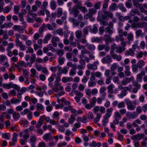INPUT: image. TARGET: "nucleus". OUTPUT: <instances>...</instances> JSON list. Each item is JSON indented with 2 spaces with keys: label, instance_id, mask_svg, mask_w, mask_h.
<instances>
[{
  "label": "nucleus",
  "instance_id": "obj_36",
  "mask_svg": "<svg viewBox=\"0 0 147 147\" xmlns=\"http://www.w3.org/2000/svg\"><path fill=\"white\" fill-rule=\"evenodd\" d=\"M112 57L114 59H115L118 61H120L122 59V57L120 55H117V54H115L112 55Z\"/></svg>",
  "mask_w": 147,
  "mask_h": 147
},
{
  "label": "nucleus",
  "instance_id": "obj_56",
  "mask_svg": "<svg viewBox=\"0 0 147 147\" xmlns=\"http://www.w3.org/2000/svg\"><path fill=\"white\" fill-rule=\"evenodd\" d=\"M133 4L137 8H140L142 6V4L139 3L138 2L136 1H134Z\"/></svg>",
  "mask_w": 147,
  "mask_h": 147
},
{
  "label": "nucleus",
  "instance_id": "obj_6",
  "mask_svg": "<svg viewBox=\"0 0 147 147\" xmlns=\"http://www.w3.org/2000/svg\"><path fill=\"white\" fill-rule=\"evenodd\" d=\"M101 61L103 63H110L112 61L111 57L110 55H107L102 59Z\"/></svg>",
  "mask_w": 147,
  "mask_h": 147
},
{
  "label": "nucleus",
  "instance_id": "obj_2",
  "mask_svg": "<svg viewBox=\"0 0 147 147\" xmlns=\"http://www.w3.org/2000/svg\"><path fill=\"white\" fill-rule=\"evenodd\" d=\"M127 105V109L129 110L133 111L135 109L136 107V102L134 101L133 103L128 99L124 100Z\"/></svg>",
  "mask_w": 147,
  "mask_h": 147
},
{
  "label": "nucleus",
  "instance_id": "obj_34",
  "mask_svg": "<svg viewBox=\"0 0 147 147\" xmlns=\"http://www.w3.org/2000/svg\"><path fill=\"white\" fill-rule=\"evenodd\" d=\"M115 40L117 42H119L120 41H121L122 40H124V38L123 35L120 34L116 36L115 37Z\"/></svg>",
  "mask_w": 147,
  "mask_h": 147
},
{
  "label": "nucleus",
  "instance_id": "obj_26",
  "mask_svg": "<svg viewBox=\"0 0 147 147\" xmlns=\"http://www.w3.org/2000/svg\"><path fill=\"white\" fill-rule=\"evenodd\" d=\"M139 68L141 69L142 67L143 66L145 65V62L144 60L142 59L140 60L137 63Z\"/></svg>",
  "mask_w": 147,
  "mask_h": 147
},
{
  "label": "nucleus",
  "instance_id": "obj_25",
  "mask_svg": "<svg viewBox=\"0 0 147 147\" xmlns=\"http://www.w3.org/2000/svg\"><path fill=\"white\" fill-rule=\"evenodd\" d=\"M30 71L31 74L30 75L31 77L32 78H38V76H36L37 72L36 70L34 68H32L30 70Z\"/></svg>",
  "mask_w": 147,
  "mask_h": 147
},
{
  "label": "nucleus",
  "instance_id": "obj_13",
  "mask_svg": "<svg viewBox=\"0 0 147 147\" xmlns=\"http://www.w3.org/2000/svg\"><path fill=\"white\" fill-rule=\"evenodd\" d=\"M145 74V71L144 70H143L141 71L140 73L138 74L137 75L136 80L137 81L139 82H142V76H144Z\"/></svg>",
  "mask_w": 147,
  "mask_h": 147
},
{
  "label": "nucleus",
  "instance_id": "obj_33",
  "mask_svg": "<svg viewBox=\"0 0 147 147\" xmlns=\"http://www.w3.org/2000/svg\"><path fill=\"white\" fill-rule=\"evenodd\" d=\"M113 88V85L112 84H110L108 86L107 88L108 90V92L111 94H113L114 92Z\"/></svg>",
  "mask_w": 147,
  "mask_h": 147
},
{
  "label": "nucleus",
  "instance_id": "obj_31",
  "mask_svg": "<svg viewBox=\"0 0 147 147\" xmlns=\"http://www.w3.org/2000/svg\"><path fill=\"white\" fill-rule=\"evenodd\" d=\"M86 47H87L88 50L91 51H94L95 49V46L93 44H90L87 43L86 45Z\"/></svg>",
  "mask_w": 147,
  "mask_h": 147
},
{
  "label": "nucleus",
  "instance_id": "obj_12",
  "mask_svg": "<svg viewBox=\"0 0 147 147\" xmlns=\"http://www.w3.org/2000/svg\"><path fill=\"white\" fill-rule=\"evenodd\" d=\"M81 2L77 3L78 8L83 13H85L87 12V9L85 6H82Z\"/></svg>",
  "mask_w": 147,
  "mask_h": 147
},
{
  "label": "nucleus",
  "instance_id": "obj_51",
  "mask_svg": "<svg viewBox=\"0 0 147 147\" xmlns=\"http://www.w3.org/2000/svg\"><path fill=\"white\" fill-rule=\"evenodd\" d=\"M129 78H127L125 80L121 82V84L123 85H125L130 82Z\"/></svg>",
  "mask_w": 147,
  "mask_h": 147
},
{
  "label": "nucleus",
  "instance_id": "obj_41",
  "mask_svg": "<svg viewBox=\"0 0 147 147\" xmlns=\"http://www.w3.org/2000/svg\"><path fill=\"white\" fill-rule=\"evenodd\" d=\"M13 119L15 120H18L20 117V114L18 113L14 112L13 114Z\"/></svg>",
  "mask_w": 147,
  "mask_h": 147
},
{
  "label": "nucleus",
  "instance_id": "obj_42",
  "mask_svg": "<svg viewBox=\"0 0 147 147\" xmlns=\"http://www.w3.org/2000/svg\"><path fill=\"white\" fill-rule=\"evenodd\" d=\"M119 9L123 12H126L127 10L126 8L124 7V5L122 3H120L118 5Z\"/></svg>",
  "mask_w": 147,
  "mask_h": 147
},
{
  "label": "nucleus",
  "instance_id": "obj_45",
  "mask_svg": "<svg viewBox=\"0 0 147 147\" xmlns=\"http://www.w3.org/2000/svg\"><path fill=\"white\" fill-rule=\"evenodd\" d=\"M76 36L78 39H80L81 38V36L82 34V32L80 30L77 31L75 33Z\"/></svg>",
  "mask_w": 147,
  "mask_h": 147
},
{
  "label": "nucleus",
  "instance_id": "obj_9",
  "mask_svg": "<svg viewBox=\"0 0 147 147\" xmlns=\"http://www.w3.org/2000/svg\"><path fill=\"white\" fill-rule=\"evenodd\" d=\"M13 29L14 31L17 30L20 33H22L24 32V28L22 27L21 26L15 25L13 26Z\"/></svg>",
  "mask_w": 147,
  "mask_h": 147
},
{
  "label": "nucleus",
  "instance_id": "obj_53",
  "mask_svg": "<svg viewBox=\"0 0 147 147\" xmlns=\"http://www.w3.org/2000/svg\"><path fill=\"white\" fill-rule=\"evenodd\" d=\"M96 85V82L95 81H89L88 83V86L90 87H93Z\"/></svg>",
  "mask_w": 147,
  "mask_h": 147
},
{
  "label": "nucleus",
  "instance_id": "obj_40",
  "mask_svg": "<svg viewBox=\"0 0 147 147\" xmlns=\"http://www.w3.org/2000/svg\"><path fill=\"white\" fill-rule=\"evenodd\" d=\"M21 101V99L19 98L17 99L16 98H13L11 100V102L12 104H16L20 103Z\"/></svg>",
  "mask_w": 147,
  "mask_h": 147
},
{
  "label": "nucleus",
  "instance_id": "obj_57",
  "mask_svg": "<svg viewBox=\"0 0 147 147\" xmlns=\"http://www.w3.org/2000/svg\"><path fill=\"white\" fill-rule=\"evenodd\" d=\"M40 36V35L38 33H36L34 35L33 38L34 39L33 41V42L34 43L35 42V40H38Z\"/></svg>",
  "mask_w": 147,
  "mask_h": 147
},
{
  "label": "nucleus",
  "instance_id": "obj_61",
  "mask_svg": "<svg viewBox=\"0 0 147 147\" xmlns=\"http://www.w3.org/2000/svg\"><path fill=\"white\" fill-rule=\"evenodd\" d=\"M76 71L75 69H71L69 72V75L70 76H73L76 74Z\"/></svg>",
  "mask_w": 147,
  "mask_h": 147
},
{
  "label": "nucleus",
  "instance_id": "obj_49",
  "mask_svg": "<svg viewBox=\"0 0 147 147\" xmlns=\"http://www.w3.org/2000/svg\"><path fill=\"white\" fill-rule=\"evenodd\" d=\"M11 85L12 83H10L9 84H4L3 87L5 89H9L11 88Z\"/></svg>",
  "mask_w": 147,
  "mask_h": 147
},
{
  "label": "nucleus",
  "instance_id": "obj_54",
  "mask_svg": "<svg viewBox=\"0 0 147 147\" xmlns=\"http://www.w3.org/2000/svg\"><path fill=\"white\" fill-rule=\"evenodd\" d=\"M147 26V23L146 22H143L139 23L138 27L143 28Z\"/></svg>",
  "mask_w": 147,
  "mask_h": 147
},
{
  "label": "nucleus",
  "instance_id": "obj_10",
  "mask_svg": "<svg viewBox=\"0 0 147 147\" xmlns=\"http://www.w3.org/2000/svg\"><path fill=\"white\" fill-rule=\"evenodd\" d=\"M60 39L59 38L55 35L53 36L51 39V42L52 45L54 47H56L57 46V42H58L59 41Z\"/></svg>",
  "mask_w": 147,
  "mask_h": 147
},
{
  "label": "nucleus",
  "instance_id": "obj_24",
  "mask_svg": "<svg viewBox=\"0 0 147 147\" xmlns=\"http://www.w3.org/2000/svg\"><path fill=\"white\" fill-rule=\"evenodd\" d=\"M73 78L72 77H63L62 79V81L63 83H65L67 82H69L72 81Z\"/></svg>",
  "mask_w": 147,
  "mask_h": 147
},
{
  "label": "nucleus",
  "instance_id": "obj_17",
  "mask_svg": "<svg viewBox=\"0 0 147 147\" xmlns=\"http://www.w3.org/2000/svg\"><path fill=\"white\" fill-rule=\"evenodd\" d=\"M43 116L40 117V119L38 120L36 124V125L35 127L36 128H40L41 126L42 125L43 122V120L41 118H43Z\"/></svg>",
  "mask_w": 147,
  "mask_h": 147
},
{
  "label": "nucleus",
  "instance_id": "obj_16",
  "mask_svg": "<svg viewBox=\"0 0 147 147\" xmlns=\"http://www.w3.org/2000/svg\"><path fill=\"white\" fill-rule=\"evenodd\" d=\"M130 16H135L136 14L138 15H140L141 13L137 9H131L129 13Z\"/></svg>",
  "mask_w": 147,
  "mask_h": 147
},
{
  "label": "nucleus",
  "instance_id": "obj_48",
  "mask_svg": "<svg viewBox=\"0 0 147 147\" xmlns=\"http://www.w3.org/2000/svg\"><path fill=\"white\" fill-rule=\"evenodd\" d=\"M36 108L37 110L43 111L44 110L43 105L39 103H37L36 104Z\"/></svg>",
  "mask_w": 147,
  "mask_h": 147
},
{
  "label": "nucleus",
  "instance_id": "obj_3",
  "mask_svg": "<svg viewBox=\"0 0 147 147\" xmlns=\"http://www.w3.org/2000/svg\"><path fill=\"white\" fill-rule=\"evenodd\" d=\"M75 5L73 7H69V11L71 14H73L74 17H77L80 12V11L78 8L77 4H75Z\"/></svg>",
  "mask_w": 147,
  "mask_h": 147
},
{
  "label": "nucleus",
  "instance_id": "obj_35",
  "mask_svg": "<svg viewBox=\"0 0 147 147\" xmlns=\"http://www.w3.org/2000/svg\"><path fill=\"white\" fill-rule=\"evenodd\" d=\"M50 6L52 10H54L56 8V4L55 1L52 0L50 2Z\"/></svg>",
  "mask_w": 147,
  "mask_h": 147
},
{
  "label": "nucleus",
  "instance_id": "obj_28",
  "mask_svg": "<svg viewBox=\"0 0 147 147\" xmlns=\"http://www.w3.org/2000/svg\"><path fill=\"white\" fill-rule=\"evenodd\" d=\"M92 40L93 42L100 43L102 42L103 38H102L98 37H93L92 39Z\"/></svg>",
  "mask_w": 147,
  "mask_h": 147
},
{
  "label": "nucleus",
  "instance_id": "obj_63",
  "mask_svg": "<svg viewBox=\"0 0 147 147\" xmlns=\"http://www.w3.org/2000/svg\"><path fill=\"white\" fill-rule=\"evenodd\" d=\"M36 58V54L34 53H32L30 58V62L34 63L35 61Z\"/></svg>",
  "mask_w": 147,
  "mask_h": 147
},
{
  "label": "nucleus",
  "instance_id": "obj_1",
  "mask_svg": "<svg viewBox=\"0 0 147 147\" xmlns=\"http://www.w3.org/2000/svg\"><path fill=\"white\" fill-rule=\"evenodd\" d=\"M101 13V11H98V15L97 17L98 19H99V18L100 19L101 17L102 20L106 19L107 17H109L111 18H113V14L111 12L107 11L106 10H104L103 11V13L105 15H102V16L100 14Z\"/></svg>",
  "mask_w": 147,
  "mask_h": 147
},
{
  "label": "nucleus",
  "instance_id": "obj_18",
  "mask_svg": "<svg viewBox=\"0 0 147 147\" xmlns=\"http://www.w3.org/2000/svg\"><path fill=\"white\" fill-rule=\"evenodd\" d=\"M52 137V135L51 134L47 133L44 135L43 137V139L44 140L48 141L50 140Z\"/></svg>",
  "mask_w": 147,
  "mask_h": 147
},
{
  "label": "nucleus",
  "instance_id": "obj_23",
  "mask_svg": "<svg viewBox=\"0 0 147 147\" xmlns=\"http://www.w3.org/2000/svg\"><path fill=\"white\" fill-rule=\"evenodd\" d=\"M89 146L91 147H96V146H97V147H100L101 146V144L100 142H98L96 143L93 140L92 143L90 144Z\"/></svg>",
  "mask_w": 147,
  "mask_h": 147
},
{
  "label": "nucleus",
  "instance_id": "obj_62",
  "mask_svg": "<svg viewBox=\"0 0 147 147\" xmlns=\"http://www.w3.org/2000/svg\"><path fill=\"white\" fill-rule=\"evenodd\" d=\"M132 70L133 72H137L139 68L138 67L137 65H131Z\"/></svg>",
  "mask_w": 147,
  "mask_h": 147
},
{
  "label": "nucleus",
  "instance_id": "obj_38",
  "mask_svg": "<svg viewBox=\"0 0 147 147\" xmlns=\"http://www.w3.org/2000/svg\"><path fill=\"white\" fill-rule=\"evenodd\" d=\"M63 13V10L61 8H59L57 9V13L56 15L58 18H60L62 15Z\"/></svg>",
  "mask_w": 147,
  "mask_h": 147
},
{
  "label": "nucleus",
  "instance_id": "obj_20",
  "mask_svg": "<svg viewBox=\"0 0 147 147\" xmlns=\"http://www.w3.org/2000/svg\"><path fill=\"white\" fill-rule=\"evenodd\" d=\"M13 25V24L9 22L8 23H5L3 24H2L0 26V28L1 29H3L4 28H8L11 27Z\"/></svg>",
  "mask_w": 147,
  "mask_h": 147
},
{
  "label": "nucleus",
  "instance_id": "obj_50",
  "mask_svg": "<svg viewBox=\"0 0 147 147\" xmlns=\"http://www.w3.org/2000/svg\"><path fill=\"white\" fill-rule=\"evenodd\" d=\"M45 28L46 25L45 24H43L42 26L39 28V30H38L39 33L40 34L42 33L43 32L44 30L45 29Z\"/></svg>",
  "mask_w": 147,
  "mask_h": 147
},
{
  "label": "nucleus",
  "instance_id": "obj_11",
  "mask_svg": "<svg viewBox=\"0 0 147 147\" xmlns=\"http://www.w3.org/2000/svg\"><path fill=\"white\" fill-rule=\"evenodd\" d=\"M110 117V115L108 114H105L104 115L103 119L102 120V124L103 126H105L106 125L107 123L108 122L109 118Z\"/></svg>",
  "mask_w": 147,
  "mask_h": 147
},
{
  "label": "nucleus",
  "instance_id": "obj_52",
  "mask_svg": "<svg viewBox=\"0 0 147 147\" xmlns=\"http://www.w3.org/2000/svg\"><path fill=\"white\" fill-rule=\"evenodd\" d=\"M125 107V104L123 101H122L118 103L117 105V107L119 109L123 108Z\"/></svg>",
  "mask_w": 147,
  "mask_h": 147
},
{
  "label": "nucleus",
  "instance_id": "obj_19",
  "mask_svg": "<svg viewBox=\"0 0 147 147\" xmlns=\"http://www.w3.org/2000/svg\"><path fill=\"white\" fill-rule=\"evenodd\" d=\"M126 116L129 118L131 119L136 118L138 116L137 113L134 112L129 114H127Z\"/></svg>",
  "mask_w": 147,
  "mask_h": 147
},
{
  "label": "nucleus",
  "instance_id": "obj_44",
  "mask_svg": "<svg viewBox=\"0 0 147 147\" xmlns=\"http://www.w3.org/2000/svg\"><path fill=\"white\" fill-rule=\"evenodd\" d=\"M134 53L132 49H130L128 51H126L125 55L126 56H132L134 55Z\"/></svg>",
  "mask_w": 147,
  "mask_h": 147
},
{
  "label": "nucleus",
  "instance_id": "obj_59",
  "mask_svg": "<svg viewBox=\"0 0 147 147\" xmlns=\"http://www.w3.org/2000/svg\"><path fill=\"white\" fill-rule=\"evenodd\" d=\"M138 82L137 81L133 82L132 84L136 88L140 89L141 86L140 84L138 83Z\"/></svg>",
  "mask_w": 147,
  "mask_h": 147
},
{
  "label": "nucleus",
  "instance_id": "obj_4",
  "mask_svg": "<svg viewBox=\"0 0 147 147\" xmlns=\"http://www.w3.org/2000/svg\"><path fill=\"white\" fill-rule=\"evenodd\" d=\"M7 60V57L5 55L3 54L0 55V63L6 67L9 66Z\"/></svg>",
  "mask_w": 147,
  "mask_h": 147
},
{
  "label": "nucleus",
  "instance_id": "obj_58",
  "mask_svg": "<svg viewBox=\"0 0 147 147\" xmlns=\"http://www.w3.org/2000/svg\"><path fill=\"white\" fill-rule=\"evenodd\" d=\"M134 36L132 33H129L127 36V39L129 41H132L133 40Z\"/></svg>",
  "mask_w": 147,
  "mask_h": 147
},
{
  "label": "nucleus",
  "instance_id": "obj_47",
  "mask_svg": "<svg viewBox=\"0 0 147 147\" xmlns=\"http://www.w3.org/2000/svg\"><path fill=\"white\" fill-rule=\"evenodd\" d=\"M18 67H27V64L24 61H20L18 63Z\"/></svg>",
  "mask_w": 147,
  "mask_h": 147
},
{
  "label": "nucleus",
  "instance_id": "obj_55",
  "mask_svg": "<svg viewBox=\"0 0 147 147\" xmlns=\"http://www.w3.org/2000/svg\"><path fill=\"white\" fill-rule=\"evenodd\" d=\"M101 2L98 1L95 3L94 7L95 9H100V8Z\"/></svg>",
  "mask_w": 147,
  "mask_h": 147
},
{
  "label": "nucleus",
  "instance_id": "obj_46",
  "mask_svg": "<svg viewBox=\"0 0 147 147\" xmlns=\"http://www.w3.org/2000/svg\"><path fill=\"white\" fill-rule=\"evenodd\" d=\"M70 21L76 26H78L79 24V21L77 20L74 19L73 18H71L70 19Z\"/></svg>",
  "mask_w": 147,
  "mask_h": 147
},
{
  "label": "nucleus",
  "instance_id": "obj_29",
  "mask_svg": "<svg viewBox=\"0 0 147 147\" xmlns=\"http://www.w3.org/2000/svg\"><path fill=\"white\" fill-rule=\"evenodd\" d=\"M114 119L120 120L122 118V116L121 114L118 111H117L114 113Z\"/></svg>",
  "mask_w": 147,
  "mask_h": 147
},
{
  "label": "nucleus",
  "instance_id": "obj_5",
  "mask_svg": "<svg viewBox=\"0 0 147 147\" xmlns=\"http://www.w3.org/2000/svg\"><path fill=\"white\" fill-rule=\"evenodd\" d=\"M99 64L98 60L94 61L92 64L89 63L87 65L88 69L92 70H96L97 69V65Z\"/></svg>",
  "mask_w": 147,
  "mask_h": 147
},
{
  "label": "nucleus",
  "instance_id": "obj_37",
  "mask_svg": "<svg viewBox=\"0 0 147 147\" xmlns=\"http://www.w3.org/2000/svg\"><path fill=\"white\" fill-rule=\"evenodd\" d=\"M96 12L97 11L95 9L92 8L89 9L88 13L92 16L93 15H94L96 14Z\"/></svg>",
  "mask_w": 147,
  "mask_h": 147
},
{
  "label": "nucleus",
  "instance_id": "obj_21",
  "mask_svg": "<svg viewBox=\"0 0 147 147\" xmlns=\"http://www.w3.org/2000/svg\"><path fill=\"white\" fill-rule=\"evenodd\" d=\"M104 38L106 44H108L109 42H111L112 41L110 36L108 34L105 35Z\"/></svg>",
  "mask_w": 147,
  "mask_h": 147
},
{
  "label": "nucleus",
  "instance_id": "obj_14",
  "mask_svg": "<svg viewBox=\"0 0 147 147\" xmlns=\"http://www.w3.org/2000/svg\"><path fill=\"white\" fill-rule=\"evenodd\" d=\"M76 114H72L70 115L69 118L68 122L70 124H72L76 120L75 118Z\"/></svg>",
  "mask_w": 147,
  "mask_h": 147
},
{
  "label": "nucleus",
  "instance_id": "obj_43",
  "mask_svg": "<svg viewBox=\"0 0 147 147\" xmlns=\"http://www.w3.org/2000/svg\"><path fill=\"white\" fill-rule=\"evenodd\" d=\"M125 50V48L123 47H117L116 49V52L118 53H121L123 52Z\"/></svg>",
  "mask_w": 147,
  "mask_h": 147
},
{
  "label": "nucleus",
  "instance_id": "obj_7",
  "mask_svg": "<svg viewBox=\"0 0 147 147\" xmlns=\"http://www.w3.org/2000/svg\"><path fill=\"white\" fill-rule=\"evenodd\" d=\"M27 91L26 88L24 87H22L21 89H19L17 91V97L18 98H22V95Z\"/></svg>",
  "mask_w": 147,
  "mask_h": 147
},
{
  "label": "nucleus",
  "instance_id": "obj_60",
  "mask_svg": "<svg viewBox=\"0 0 147 147\" xmlns=\"http://www.w3.org/2000/svg\"><path fill=\"white\" fill-rule=\"evenodd\" d=\"M100 107L98 106H96L94 107L93 109V111L94 113H99L98 112L100 109Z\"/></svg>",
  "mask_w": 147,
  "mask_h": 147
},
{
  "label": "nucleus",
  "instance_id": "obj_27",
  "mask_svg": "<svg viewBox=\"0 0 147 147\" xmlns=\"http://www.w3.org/2000/svg\"><path fill=\"white\" fill-rule=\"evenodd\" d=\"M96 116L95 118L94 119V123H96L99 121L100 120V118L102 117L101 114L100 113H96L95 114Z\"/></svg>",
  "mask_w": 147,
  "mask_h": 147
},
{
  "label": "nucleus",
  "instance_id": "obj_32",
  "mask_svg": "<svg viewBox=\"0 0 147 147\" xmlns=\"http://www.w3.org/2000/svg\"><path fill=\"white\" fill-rule=\"evenodd\" d=\"M136 37L137 38L139 37L140 36H144L145 34L142 33V30L141 29H139L136 30L135 32Z\"/></svg>",
  "mask_w": 147,
  "mask_h": 147
},
{
  "label": "nucleus",
  "instance_id": "obj_15",
  "mask_svg": "<svg viewBox=\"0 0 147 147\" xmlns=\"http://www.w3.org/2000/svg\"><path fill=\"white\" fill-rule=\"evenodd\" d=\"M44 120L47 123H49L50 124L54 125L56 123V121L54 119H51L50 117L48 116H47L45 118Z\"/></svg>",
  "mask_w": 147,
  "mask_h": 147
},
{
  "label": "nucleus",
  "instance_id": "obj_64",
  "mask_svg": "<svg viewBox=\"0 0 147 147\" xmlns=\"http://www.w3.org/2000/svg\"><path fill=\"white\" fill-rule=\"evenodd\" d=\"M48 5V3L47 1H44L42 3V4L41 7V9L44 10H45L46 9Z\"/></svg>",
  "mask_w": 147,
  "mask_h": 147
},
{
  "label": "nucleus",
  "instance_id": "obj_22",
  "mask_svg": "<svg viewBox=\"0 0 147 147\" xmlns=\"http://www.w3.org/2000/svg\"><path fill=\"white\" fill-rule=\"evenodd\" d=\"M52 37V35L50 34H47L45 37L43 39V42L45 44L48 43Z\"/></svg>",
  "mask_w": 147,
  "mask_h": 147
},
{
  "label": "nucleus",
  "instance_id": "obj_30",
  "mask_svg": "<svg viewBox=\"0 0 147 147\" xmlns=\"http://www.w3.org/2000/svg\"><path fill=\"white\" fill-rule=\"evenodd\" d=\"M141 121L139 119H136L132 123V125L134 127H138V126L137 124L140 125L142 124Z\"/></svg>",
  "mask_w": 147,
  "mask_h": 147
},
{
  "label": "nucleus",
  "instance_id": "obj_39",
  "mask_svg": "<svg viewBox=\"0 0 147 147\" xmlns=\"http://www.w3.org/2000/svg\"><path fill=\"white\" fill-rule=\"evenodd\" d=\"M56 54L60 57H61L64 54V51L63 49H59L55 51Z\"/></svg>",
  "mask_w": 147,
  "mask_h": 147
},
{
  "label": "nucleus",
  "instance_id": "obj_8",
  "mask_svg": "<svg viewBox=\"0 0 147 147\" xmlns=\"http://www.w3.org/2000/svg\"><path fill=\"white\" fill-rule=\"evenodd\" d=\"M144 136V135L143 134H138L133 135L131 138V140L136 141V140H139L142 139Z\"/></svg>",
  "mask_w": 147,
  "mask_h": 147
}]
</instances>
